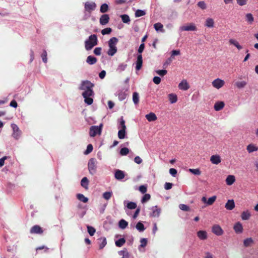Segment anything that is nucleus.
<instances>
[{
    "mask_svg": "<svg viewBox=\"0 0 258 258\" xmlns=\"http://www.w3.org/2000/svg\"><path fill=\"white\" fill-rule=\"evenodd\" d=\"M94 84L90 81L86 80L82 81L79 89L83 91L82 96L84 98V102L87 105H91L93 102V97L94 93L93 91V87Z\"/></svg>",
    "mask_w": 258,
    "mask_h": 258,
    "instance_id": "nucleus-1",
    "label": "nucleus"
},
{
    "mask_svg": "<svg viewBox=\"0 0 258 258\" xmlns=\"http://www.w3.org/2000/svg\"><path fill=\"white\" fill-rule=\"evenodd\" d=\"M118 41V39L114 37H112L108 40L109 49L107 52L108 55L112 56L116 53L117 50L116 44Z\"/></svg>",
    "mask_w": 258,
    "mask_h": 258,
    "instance_id": "nucleus-2",
    "label": "nucleus"
},
{
    "mask_svg": "<svg viewBox=\"0 0 258 258\" xmlns=\"http://www.w3.org/2000/svg\"><path fill=\"white\" fill-rule=\"evenodd\" d=\"M98 43V39L97 35L93 34L90 35L85 41V47L87 50H91Z\"/></svg>",
    "mask_w": 258,
    "mask_h": 258,
    "instance_id": "nucleus-3",
    "label": "nucleus"
},
{
    "mask_svg": "<svg viewBox=\"0 0 258 258\" xmlns=\"http://www.w3.org/2000/svg\"><path fill=\"white\" fill-rule=\"evenodd\" d=\"M96 8V5L94 2H86L84 4L85 15L84 20H86L90 17V14L92 11H94Z\"/></svg>",
    "mask_w": 258,
    "mask_h": 258,
    "instance_id": "nucleus-4",
    "label": "nucleus"
},
{
    "mask_svg": "<svg viewBox=\"0 0 258 258\" xmlns=\"http://www.w3.org/2000/svg\"><path fill=\"white\" fill-rule=\"evenodd\" d=\"M97 161L95 158H91L88 163V168L89 173L94 175L96 173L97 168Z\"/></svg>",
    "mask_w": 258,
    "mask_h": 258,
    "instance_id": "nucleus-5",
    "label": "nucleus"
},
{
    "mask_svg": "<svg viewBox=\"0 0 258 258\" xmlns=\"http://www.w3.org/2000/svg\"><path fill=\"white\" fill-rule=\"evenodd\" d=\"M103 124L101 123L99 125L91 126L90 128L89 135L91 137H94L97 135H100L102 132Z\"/></svg>",
    "mask_w": 258,
    "mask_h": 258,
    "instance_id": "nucleus-6",
    "label": "nucleus"
},
{
    "mask_svg": "<svg viewBox=\"0 0 258 258\" xmlns=\"http://www.w3.org/2000/svg\"><path fill=\"white\" fill-rule=\"evenodd\" d=\"M11 126L13 128V133L12 134V137L16 140H18L20 136H21V131L20 130L19 128L18 127V126L14 124V123H12L11 124Z\"/></svg>",
    "mask_w": 258,
    "mask_h": 258,
    "instance_id": "nucleus-7",
    "label": "nucleus"
},
{
    "mask_svg": "<svg viewBox=\"0 0 258 258\" xmlns=\"http://www.w3.org/2000/svg\"><path fill=\"white\" fill-rule=\"evenodd\" d=\"M179 30L181 31H197V28L195 24L191 23L187 24L186 25L180 27Z\"/></svg>",
    "mask_w": 258,
    "mask_h": 258,
    "instance_id": "nucleus-8",
    "label": "nucleus"
},
{
    "mask_svg": "<svg viewBox=\"0 0 258 258\" xmlns=\"http://www.w3.org/2000/svg\"><path fill=\"white\" fill-rule=\"evenodd\" d=\"M151 213L150 214V216L152 217H159L161 210L157 206H155L151 208Z\"/></svg>",
    "mask_w": 258,
    "mask_h": 258,
    "instance_id": "nucleus-9",
    "label": "nucleus"
},
{
    "mask_svg": "<svg viewBox=\"0 0 258 258\" xmlns=\"http://www.w3.org/2000/svg\"><path fill=\"white\" fill-rule=\"evenodd\" d=\"M224 84V81L219 78L215 79L212 82V86L217 89H219L222 88Z\"/></svg>",
    "mask_w": 258,
    "mask_h": 258,
    "instance_id": "nucleus-10",
    "label": "nucleus"
},
{
    "mask_svg": "<svg viewBox=\"0 0 258 258\" xmlns=\"http://www.w3.org/2000/svg\"><path fill=\"white\" fill-rule=\"evenodd\" d=\"M212 231L217 236H220L223 234V231L219 225H214L212 227Z\"/></svg>",
    "mask_w": 258,
    "mask_h": 258,
    "instance_id": "nucleus-11",
    "label": "nucleus"
},
{
    "mask_svg": "<svg viewBox=\"0 0 258 258\" xmlns=\"http://www.w3.org/2000/svg\"><path fill=\"white\" fill-rule=\"evenodd\" d=\"M178 88L180 90L186 91L189 89L190 86L186 80H183L179 83Z\"/></svg>",
    "mask_w": 258,
    "mask_h": 258,
    "instance_id": "nucleus-12",
    "label": "nucleus"
},
{
    "mask_svg": "<svg viewBox=\"0 0 258 258\" xmlns=\"http://www.w3.org/2000/svg\"><path fill=\"white\" fill-rule=\"evenodd\" d=\"M43 231L41 227L38 225L33 226L30 229V232L31 234H41Z\"/></svg>",
    "mask_w": 258,
    "mask_h": 258,
    "instance_id": "nucleus-13",
    "label": "nucleus"
},
{
    "mask_svg": "<svg viewBox=\"0 0 258 258\" xmlns=\"http://www.w3.org/2000/svg\"><path fill=\"white\" fill-rule=\"evenodd\" d=\"M136 70L139 71L142 67L143 64V57L142 54H138L137 55V60L135 62Z\"/></svg>",
    "mask_w": 258,
    "mask_h": 258,
    "instance_id": "nucleus-14",
    "label": "nucleus"
},
{
    "mask_svg": "<svg viewBox=\"0 0 258 258\" xmlns=\"http://www.w3.org/2000/svg\"><path fill=\"white\" fill-rule=\"evenodd\" d=\"M233 229L237 234L242 233L243 230L242 224L239 222L236 223L233 226Z\"/></svg>",
    "mask_w": 258,
    "mask_h": 258,
    "instance_id": "nucleus-15",
    "label": "nucleus"
},
{
    "mask_svg": "<svg viewBox=\"0 0 258 258\" xmlns=\"http://www.w3.org/2000/svg\"><path fill=\"white\" fill-rule=\"evenodd\" d=\"M210 161L212 163L217 165L221 162V159L219 155H214L211 156Z\"/></svg>",
    "mask_w": 258,
    "mask_h": 258,
    "instance_id": "nucleus-16",
    "label": "nucleus"
},
{
    "mask_svg": "<svg viewBox=\"0 0 258 258\" xmlns=\"http://www.w3.org/2000/svg\"><path fill=\"white\" fill-rule=\"evenodd\" d=\"M125 176L124 172L120 170L117 169L114 173V177L117 180H122Z\"/></svg>",
    "mask_w": 258,
    "mask_h": 258,
    "instance_id": "nucleus-17",
    "label": "nucleus"
},
{
    "mask_svg": "<svg viewBox=\"0 0 258 258\" xmlns=\"http://www.w3.org/2000/svg\"><path fill=\"white\" fill-rule=\"evenodd\" d=\"M243 244L245 247H250L254 244V240L251 237L246 238L243 240Z\"/></svg>",
    "mask_w": 258,
    "mask_h": 258,
    "instance_id": "nucleus-18",
    "label": "nucleus"
},
{
    "mask_svg": "<svg viewBox=\"0 0 258 258\" xmlns=\"http://www.w3.org/2000/svg\"><path fill=\"white\" fill-rule=\"evenodd\" d=\"M98 244L99 249H101L104 248L107 244L106 239L105 237H101L98 239Z\"/></svg>",
    "mask_w": 258,
    "mask_h": 258,
    "instance_id": "nucleus-19",
    "label": "nucleus"
},
{
    "mask_svg": "<svg viewBox=\"0 0 258 258\" xmlns=\"http://www.w3.org/2000/svg\"><path fill=\"white\" fill-rule=\"evenodd\" d=\"M109 17L107 14L103 15L99 19L100 24L102 25H105L109 22Z\"/></svg>",
    "mask_w": 258,
    "mask_h": 258,
    "instance_id": "nucleus-20",
    "label": "nucleus"
},
{
    "mask_svg": "<svg viewBox=\"0 0 258 258\" xmlns=\"http://www.w3.org/2000/svg\"><path fill=\"white\" fill-rule=\"evenodd\" d=\"M225 208L228 210H232L235 207V203L233 200H228L225 205Z\"/></svg>",
    "mask_w": 258,
    "mask_h": 258,
    "instance_id": "nucleus-21",
    "label": "nucleus"
},
{
    "mask_svg": "<svg viewBox=\"0 0 258 258\" xmlns=\"http://www.w3.org/2000/svg\"><path fill=\"white\" fill-rule=\"evenodd\" d=\"M225 106L223 101H218L216 102L214 105V108L216 111H220L222 110Z\"/></svg>",
    "mask_w": 258,
    "mask_h": 258,
    "instance_id": "nucleus-22",
    "label": "nucleus"
},
{
    "mask_svg": "<svg viewBox=\"0 0 258 258\" xmlns=\"http://www.w3.org/2000/svg\"><path fill=\"white\" fill-rule=\"evenodd\" d=\"M235 181V177L233 175H229L227 176L225 182L228 185H231Z\"/></svg>",
    "mask_w": 258,
    "mask_h": 258,
    "instance_id": "nucleus-23",
    "label": "nucleus"
},
{
    "mask_svg": "<svg viewBox=\"0 0 258 258\" xmlns=\"http://www.w3.org/2000/svg\"><path fill=\"white\" fill-rule=\"evenodd\" d=\"M229 43L230 45H232L237 48L238 50H241L242 48V46L239 43V42L234 39H230L229 40Z\"/></svg>",
    "mask_w": 258,
    "mask_h": 258,
    "instance_id": "nucleus-24",
    "label": "nucleus"
},
{
    "mask_svg": "<svg viewBox=\"0 0 258 258\" xmlns=\"http://www.w3.org/2000/svg\"><path fill=\"white\" fill-rule=\"evenodd\" d=\"M246 150L249 153L258 151V147L253 144H250L246 147Z\"/></svg>",
    "mask_w": 258,
    "mask_h": 258,
    "instance_id": "nucleus-25",
    "label": "nucleus"
},
{
    "mask_svg": "<svg viewBox=\"0 0 258 258\" xmlns=\"http://www.w3.org/2000/svg\"><path fill=\"white\" fill-rule=\"evenodd\" d=\"M145 117L150 122L155 121L157 119V117L156 114L153 112H150V113L146 114Z\"/></svg>",
    "mask_w": 258,
    "mask_h": 258,
    "instance_id": "nucleus-26",
    "label": "nucleus"
},
{
    "mask_svg": "<svg viewBox=\"0 0 258 258\" xmlns=\"http://www.w3.org/2000/svg\"><path fill=\"white\" fill-rule=\"evenodd\" d=\"M118 137L119 139H124L126 138V129L119 130L117 134Z\"/></svg>",
    "mask_w": 258,
    "mask_h": 258,
    "instance_id": "nucleus-27",
    "label": "nucleus"
},
{
    "mask_svg": "<svg viewBox=\"0 0 258 258\" xmlns=\"http://www.w3.org/2000/svg\"><path fill=\"white\" fill-rule=\"evenodd\" d=\"M205 26L208 28H213L214 26V21L212 18H207L205 23Z\"/></svg>",
    "mask_w": 258,
    "mask_h": 258,
    "instance_id": "nucleus-28",
    "label": "nucleus"
},
{
    "mask_svg": "<svg viewBox=\"0 0 258 258\" xmlns=\"http://www.w3.org/2000/svg\"><path fill=\"white\" fill-rule=\"evenodd\" d=\"M197 235L201 240H205L207 238V233L206 231L200 230L198 231Z\"/></svg>",
    "mask_w": 258,
    "mask_h": 258,
    "instance_id": "nucleus-29",
    "label": "nucleus"
},
{
    "mask_svg": "<svg viewBox=\"0 0 258 258\" xmlns=\"http://www.w3.org/2000/svg\"><path fill=\"white\" fill-rule=\"evenodd\" d=\"M251 216V214L248 210H246L241 213V217L242 220H248Z\"/></svg>",
    "mask_w": 258,
    "mask_h": 258,
    "instance_id": "nucleus-30",
    "label": "nucleus"
},
{
    "mask_svg": "<svg viewBox=\"0 0 258 258\" xmlns=\"http://www.w3.org/2000/svg\"><path fill=\"white\" fill-rule=\"evenodd\" d=\"M86 62L90 65L95 64L97 62V59L93 56L89 55L86 59Z\"/></svg>",
    "mask_w": 258,
    "mask_h": 258,
    "instance_id": "nucleus-31",
    "label": "nucleus"
},
{
    "mask_svg": "<svg viewBox=\"0 0 258 258\" xmlns=\"http://www.w3.org/2000/svg\"><path fill=\"white\" fill-rule=\"evenodd\" d=\"M119 124L118 125V129H126L125 124V121L123 119V118L122 116H121L119 119L118 120Z\"/></svg>",
    "mask_w": 258,
    "mask_h": 258,
    "instance_id": "nucleus-32",
    "label": "nucleus"
},
{
    "mask_svg": "<svg viewBox=\"0 0 258 258\" xmlns=\"http://www.w3.org/2000/svg\"><path fill=\"white\" fill-rule=\"evenodd\" d=\"M89 180L86 177H83L81 181V185L85 189H88Z\"/></svg>",
    "mask_w": 258,
    "mask_h": 258,
    "instance_id": "nucleus-33",
    "label": "nucleus"
},
{
    "mask_svg": "<svg viewBox=\"0 0 258 258\" xmlns=\"http://www.w3.org/2000/svg\"><path fill=\"white\" fill-rule=\"evenodd\" d=\"M118 254L121 255V258H129V253L126 248H124L123 250L118 252Z\"/></svg>",
    "mask_w": 258,
    "mask_h": 258,
    "instance_id": "nucleus-34",
    "label": "nucleus"
},
{
    "mask_svg": "<svg viewBox=\"0 0 258 258\" xmlns=\"http://www.w3.org/2000/svg\"><path fill=\"white\" fill-rule=\"evenodd\" d=\"M154 27L156 31L164 32L163 25L160 23H157L154 25Z\"/></svg>",
    "mask_w": 258,
    "mask_h": 258,
    "instance_id": "nucleus-35",
    "label": "nucleus"
},
{
    "mask_svg": "<svg viewBox=\"0 0 258 258\" xmlns=\"http://www.w3.org/2000/svg\"><path fill=\"white\" fill-rule=\"evenodd\" d=\"M77 198L79 201H80L84 203H87L88 201V199L87 197H85L82 194H78L77 195Z\"/></svg>",
    "mask_w": 258,
    "mask_h": 258,
    "instance_id": "nucleus-36",
    "label": "nucleus"
},
{
    "mask_svg": "<svg viewBox=\"0 0 258 258\" xmlns=\"http://www.w3.org/2000/svg\"><path fill=\"white\" fill-rule=\"evenodd\" d=\"M128 225V223L124 219H121L119 221L118 226L122 229H125Z\"/></svg>",
    "mask_w": 258,
    "mask_h": 258,
    "instance_id": "nucleus-37",
    "label": "nucleus"
},
{
    "mask_svg": "<svg viewBox=\"0 0 258 258\" xmlns=\"http://www.w3.org/2000/svg\"><path fill=\"white\" fill-rule=\"evenodd\" d=\"M169 100L171 103L173 104L177 102V95L174 94H170L168 95Z\"/></svg>",
    "mask_w": 258,
    "mask_h": 258,
    "instance_id": "nucleus-38",
    "label": "nucleus"
},
{
    "mask_svg": "<svg viewBox=\"0 0 258 258\" xmlns=\"http://www.w3.org/2000/svg\"><path fill=\"white\" fill-rule=\"evenodd\" d=\"M133 101L135 105H137L139 102V94L135 92L133 94Z\"/></svg>",
    "mask_w": 258,
    "mask_h": 258,
    "instance_id": "nucleus-39",
    "label": "nucleus"
},
{
    "mask_svg": "<svg viewBox=\"0 0 258 258\" xmlns=\"http://www.w3.org/2000/svg\"><path fill=\"white\" fill-rule=\"evenodd\" d=\"M127 65L126 63H120L118 66L116 71L119 73H121L125 70V69L127 67Z\"/></svg>",
    "mask_w": 258,
    "mask_h": 258,
    "instance_id": "nucleus-40",
    "label": "nucleus"
},
{
    "mask_svg": "<svg viewBox=\"0 0 258 258\" xmlns=\"http://www.w3.org/2000/svg\"><path fill=\"white\" fill-rule=\"evenodd\" d=\"M125 242V240L124 238H121L119 239L118 240L115 241V245L117 247L122 246Z\"/></svg>",
    "mask_w": 258,
    "mask_h": 258,
    "instance_id": "nucleus-41",
    "label": "nucleus"
},
{
    "mask_svg": "<svg viewBox=\"0 0 258 258\" xmlns=\"http://www.w3.org/2000/svg\"><path fill=\"white\" fill-rule=\"evenodd\" d=\"M141 244L139 246V250L141 251V248L146 246L147 244V239L146 238H141L140 240Z\"/></svg>",
    "mask_w": 258,
    "mask_h": 258,
    "instance_id": "nucleus-42",
    "label": "nucleus"
},
{
    "mask_svg": "<svg viewBox=\"0 0 258 258\" xmlns=\"http://www.w3.org/2000/svg\"><path fill=\"white\" fill-rule=\"evenodd\" d=\"M136 227V229L140 232H143L145 229L144 225L141 222H139L137 224Z\"/></svg>",
    "mask_w": 258,
    "mask_h": 258,
    "instance_id": "nucleus-43",
    "label": "nucleus"
},
{
    "mask_svg": "<svg viewBox=\"0 0 258 258\" xmlns=\"http://www.w3.org/2000/svg\"><path fill=\"white\" fill-rule=\"evenodd\" d=\"M146 15V11L145 10H137L135 12V17H140L141 16H143Z\"/></svg>",
    "mask_w": 258,
    "mask_h": 258,
    "instance_id": "nucleus-44",
    "label": "nucleus"
},
{
    "mask_svg": "<svg viewBox=\"0 0 258 258\" xmlns=\"http://www.w3.org/2000/svg\"><path fill=\"white\" fill-rule=\"evenodd\" d=\"M188 171L192 174L195 175H200L201 174V171L199 168L191 169L189 168Z\"/></svg>",
    "mask_w": 258,
    "mask_h": 258,
    "instance_id": "nucleus-45",
    "label": "nucleus"
},
{
    "mask_svg": "<svg viewBox=\"0 0 258 258\" xmlns=\"http://www.w3.org/2000/svg\"><path fill=\"white\" fill-rule=\"evenodd\" d=\"M87 231L90 236H93L96 232L95 229L91 226H87Z\"/></svg>",
    "mask_w": 258,
    "mask_h": 258,
    "instance_id": "nucleus-46",
    "label": "nucleus"
},
{
    "mask_svg": "<svg viewBox=\"0 0 258 258\" xmlns=\"http://www.w3.org/2000/svg\"><path fill=\"white\" fill-rule=\"evenodd\" d=\"M130 152V150L127 148L124 147L121 148L119 151V154L121 156H125Z\"/></svg>",
    "mask_w": 258,
    "mask_h": 258,
    "instance_id": "nucleus-47",
    "label": "nucleus"
},
{
    "mask_svg": "<svg viewBox=\"0 0 258 258\" xmlns=\"http://www.w3.org/2000/svg\"><path fill=\"white\" fill-rule=\"evenodd\" d=\"M122 21L124 23H129L131 20L129 16L127 15L124 14L120 16Z\"/></svg>",
    "mask_w": 258,
    "mask_h": 258,
    "instance_id": "nucleus-48",
    "label": "nucleus"
},
{
    "mask_svg": "<svg viewBox=\"0 0 258 258\" xmlns=\"http://www.w3.org/2000/svg\"><path fill=\"white\" fill-rule=\"evenodd\" d=\"M246 84L245 81H239L236 82L235 85L238 88L241 89L244 88Z\"/></svg>",
    "mask_w": 258,
    "mask_h": 258,
    "instance_id": "nucleus-49",
    "label": "nucleus"
},
{
    "mask_svg": "<svg viewBox=\"0 0 258 258\" xmlns=\"http://www.w3.org/2000/svg\"><path fill=\"white\" fill-rule=\"evenodd\" d=\"M216 198H217V197L216 196H213L209 198L208 199V200H207V205H208V206L212 205L216 201Z\"/></svg>",
    "mask_w": 258,
    "mask_h": 258,
    "instance_id": "nucleus-50",
    "label": "nucleus"
},
{
    "mask_svg": "<svg viewBox=\"0 0 258 258\" xmlns=\"http://www.w3.org/2000/svg\"><path fill=\"white\" fill-rule=\"evenodd\" d=\"M108 6L106 4H103L100 7V11L102 13L106 12L108 11Z\"/></svg>",
    "mask_w": 258,
    "mask_h": 258,
    "instance_id": "nucleus-51",
    "label": "nucleus"
},
{
    "mask_svg": "<svg viewBox=\"0 0 258 258\" xmlns=\"http://www.w3.org/2000/svg\"><path fill=\"white\" fill-rule=\"evenodd\" d=\"M126 207L129 209H135L137 208V204L133 202H130L127 204Z\"/></svg>",
    "mask_w": 258,
    "mask_h": 258,
    "instance_id": "nucleus-52",
    "label": "nucleus"
},
{
    "mask_svg": "<svg viewBox=\"0 0 258 258\" xmlns=\"http://www.w3.org/2000/svg\"><path fill=\"white\" fill-rule=\"evenodd\" d=\"M112 195V192L111 191L105 192L103 194V197L104 199L108 200L111 198Z\"/></svg>",
    "mask_w": 258,
    "mask_h": 258,
    "instance_id": "nucleus-53",
    "label": "nucleus"
},
{
    "mask_svg": "<svg viewBox=\"0 0 258 258\" xmlns=\"http://www.w3.org/2000/svg\"><path fill=\"white\" fill-rule=\"evenodd\" d=\"M151 198L150 195L149 194H146L143 197L141 202L142 203H144L149 201Z\"/></svg>",
    "mask_w": 258,
    "mask_h": 258,
    "instance_id": "nucleus-54",
    "label": "nucleus"
},
{
    "mask_svg": "<svg viewBox=\"0 0 258 258\" xmlns=\"http://www.w3.org/2000/svg\"><path fill=\"white\" fill-rule=\"evenodd\" d=\"M179 208L181 210L184 211H189L190 210L189 207L185 204H180L179 205Z\"/></svg>",
    "mask_w": 258,
    "mask_h": 258,
    "instance_id": "nucleus-55",
    "label": "nucleus"
},
{
    "mask_svg": "<svg viewBox=\"0 0 258 258\" xmlns=\"http://www.w3.org/2000/svg\"><path fill=\"white\" fill-rule=\"evenodd\" d=\"M112 32L111 28H106L101 31V34L103 35L109 34Z\"/></svg>",
    "mask_w": 258,
    "mask_h": 258,
    "instance_id": "nucleus-56",
    "label": "nucleus"
},
{
    "mask_svg": "<svg viewBox=\"0 0 258 258\" xmlns=\"http://www.w3.org/2000/svg\"><path fill=\"white\" fill-rule=\"evenodd\" d=\"M93 146L91 144H89L87 147V149L84 152L85 155H88L91 153L93 150Z\"/></svg>",
    "mask_w": 258,
    "mask_h": 258,
    "instance_id": "nucleus-57",
    "label": "nucleus"
},
{
    "mask_svg": "<svg viewBox=\"0 0 258 258\" xmlns=\"http://www.w3.org/2000/svg\"><path fill=\"white\" fill-rule=\"evenodd\" d=\"M156 73L159 76L163 77L167 74V71L166 70H160L156 71Z\"/></svg>",
    "mask_w": 258,
    "mask_h": 258,
    "instance_id": "nucleus-58",
    "label": "nucleus"
},
{
    "mask_svg": "<svg viewBox=\"0 0 258 258\" xmlns=\"http://www.w3.org/2000/svg\"><path fill=\"white\" fill-rule=\"evenodd\" d=\"M246 21L250 23H251L253 21V17L250 13L246 15Z\"/></svg>",
    "mask_w": 258,
    "mask_h": 258,
    "instance_id": "nucleus-59",
    "label": "nucleus"
},
{
    "mask_svg": "<svg viewBox=\"0 0 258 258\" xmlns=\"http://www.w3.org/2000/svg\"><path fill=\"white\" fill-rule=\"evenodd\" d=\"M41 57H42L43 61L44 63H46L47 61V52L45 50H43V53L41 54Z\"/></svg>",
    "mask_w": 258,
    "mask_h": 258,
    "instance_id": "nucleus-60",
    "label": "nucleus"
},
{
    "mask_svg": "<svg viewBox=\"0 0 258 258\" xmlns=\"http://www.w3.org/2000/svg\"><path fill=\"white\" fill-rule=\"evenodd\" d=\"M118 99L119 100L122 101L125 99L126 95L124 92H119L118 94Z\"/></svg>",
    "mask_w": 258,
    "mask_h": 258,
    "instance_id": "nucleus-61",
    "label": "nucleus"
},
{
    "mask_svg": "<svg viewBox=\"0 0 258 258\" xmlns=\"http://www.w3.org/2000/svg\"><path fill=\"white\" fill-rule=\"evenodd\" d=\"M147 190V186L146 185H142L139 187V190L142 194L146 192Z\"/></svg>",
    "mask_w": 258,
    "mask_h": 258,
    "instance_id": "nucleus-62",
    "label": "nucleus"
},
{
    "mask_svg": "<svg viewBox=\"0 0 258 258\" xmlns=\"http://www.w3.org/2000/svg\"><path fill=\"white\" fill-rule=\"evenodd\" d=\"M145 48V43H142L139 48H138V52L139 53V54H142V53L143 52V51H144V49Z\"/></svg>",
    "mask_w": 258,
    "mask_h": 258,
    "instance_id": "nucleus-63",
    "label": "nucleus"
},
{
    "mask_svg": "<svg viewBox=\"0 0 258 258\" xmlns=\"http://www.w3.org/2000/svg\"><path fill=\"white\" fill-rule=\"evenodd\" d=\"M198 6L201 8L202 10H205L206 9V5L205 3L203 1H200L198 3Z\"/></svg>",
    "mask_w": 258,
    "mask_h": 258,
    "instance_id": "nucleus-64",
    "label": "nucleus"
}]
</instances>
